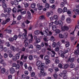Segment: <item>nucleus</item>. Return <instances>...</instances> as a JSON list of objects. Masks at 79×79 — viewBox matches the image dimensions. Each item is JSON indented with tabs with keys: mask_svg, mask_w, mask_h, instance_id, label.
I'll list each match as a JSON object with an SVG mask.
<instances>
[{
	"mask_svg": "<svg viewBox=\"0 0 79 79\" xmlns=\"http://www.w3.org/2000/svg\"><path fill=\"white\" fill-rule=\"evenodd\" d=\"M53 76L54 77V79H57L58 78V75L56 73H54L53 75Z\"/></svg>",
	"mask_w": 79,
	"mask_h": 79,
	"instance_id": "b1692460",
	"label": "nucleus"
},
{
	"mask_svg": "<svg viewBox=\"0 0 79 79\" xmlns=\"http://www.w3.org/2000/svg\"><path fill=\"white\" fill-rule=\"evenodd\" d=\"M75 66V65H74V64L72 63L70 64V67L71 68H74Z\"/></svg>",
	"mask_w": 79,
	"mask_h": 79,
	"instance_id": "bb28decb",
	"label": "nucleus"
},
{
	"mask_svg": "<svg viewBox=\"0 0 79 79\" xmlns=\"http://www.w3.org/2000/svg\"><path fill=\"white\" fill-rule=\"evenodd\" d=\"M66 73H67V71L66 70H64L63 71L62 73L60 74V76L62 77L63 76V79H67V75H66Z\"/></svg>",
	"mask_w": 79,
	"mask_h": 79,
	"instance_id": "f257e3e1",
	"label": "nucleus"
},
{
	"mask_svg": "<svg viewBox=\"0 0 79 79\" xmlns=\"http://www.w3.org/2000/svg\"><path fill=\"white\" fill-rule=\"evenodd\" d=\"M50 40L52 42H54L55 41V38L53 36H51L50 38Z\"/></svg>",
	"mask_w": 79,
	"mask_h": 79,
	"instance_id": "72a5a7b5",
	"label": "nucleus"
},
{
	"mask_svg": "<svg viewBox=\"0 0 79 79\" xmlns=\"http://www.w3.org/2000/svg\"><path fill=\"white\" fill-rule=\"evenodd\" d=\"M62 11L63 13H64V12H66V11H67V8H66V7H64L62 10Z\"/></svg>",
	"mask_w": 79,
	"mask_h": 79,
	"instance_id": "4c0bfd02",
	"label": "nucleus"
},
{
	"mask_svg": "<svg viewBox=\"0 0 79 79\" xmlns=\"http://www.w3.org/2000/svg\"><path fill=\"white\" fill-rule=\"evenodd\" d=\"M65 45V46L66 47H68L69 46V42H67Z\"/></svg>",
	"mask_w": 79,
	"mask_h": 79,
	"instance_id": "052dcab7",
	"label": "nucleus"
},
{
	"mask_svg": "<svg viewBox=\"0 0 79 79\" xmlns=\"http://www.w3.org/2000/svg\"><path fill=\"white\" fill-rule=\"evenodd\" d=\"M40 72L41 73H43L44 72V68H42L41 69H40Z\"/></svg>",
	"mask_w": 79,
	"mask_h": 79,
	"instance_id": "69168bd1",
	"label": "nucleus"
},
{
	"mask_svg": "<svg viewBox=\"0 0 79 79\" xmlns=\"http://www.w3.org/2000/svg\"><path fill=\"white\" fill-rule=\"evenodd\" d=\"M55 73H57L59 71V69L57 67H55L54 69Z\"/></svg>",
	"mask_w": 79,
	"mask_h": 79,
	"instance_id": "e433bc0d",
	"label": "nucleus"
},
{
	"mask_svg": "<svg viewBox=\"0 0 79 79\" xmlns=\"http://www.w3.org/2000/svg\"><path fill=\"white\" fill-rule=\"evenodd\" d=\"M11 8H7L6 9L7 13H11Z\"/></svg>",
	"mask_w": 79,
	"mask_h": 79,
	"instance_id": "dca6fc26",
	"label": "nucleus"
},
{
	"mask_svg": "<svg viewBox=\"0 0 79 79\" xmlns=\"http://www.w3.org/2000/svg\"><path fill=\"white\" fill-rule=\"evenodd\" d=\"M10 73H11V74H13L15 72V69L13 67H11L10 69Z\"/></svg>",
	"mask_w": 79,
	"mask_h": 79,
	"instance_id": "423d86ee",
	"label": "nucleus"
},
{
	"mask_svg": "<svg viewBox=\"0 0 79 79\" xmlns=\"http://www.w3.org/2000/svg\"><path fill=\"white\" fill-rule=\"evenodd\" d=\"M49 2L50 3H52V4H53L55 2V0H49Z\"/></svg>",
	"mask_w": 79,
	"mask_h": 79,
	"instance_id": "a19ab883",
	"label": "nucleus"
},
{
	"mask_svg": "<svg viewBox=\"0 0 79 79\" xmlns=\"http://www.w3.org/2000/svg\"><path fill=\"white\" fill-rule=\"evenodd\" d=\"M16 69H19V64H17L16 65V66H15Z\"/></svg>",
	"mask_w": 79,
	"mask_h": 79,
	"instance_id": "603ef678",
	"label": "nucleus"
},
{
	"mask_svg": "<svg viewBox=\"0 0 79 79\" xmlns=\"http://www.w3.org/2000/svg\"><path fill=\"white\" fill-rule=\"evenodd\" d=\"M6 71V70L5 69V68H3L1 69V73L4 74V73H5Z\"/></svg>",
	"mask_w": 79,
	"mask_h": 79,
	"instance_id": "9b49d317",
	"label": "nucleus"
},
{
	"mask_svg": "<svg viewBox=\"0 0 79 79\" xmlns=\"http://www.w3.org/2000/svg\"><path fill=\"white\" fill-rule=\"evenodd\" d=\"M49 56H46L44 57V59L45 60H49Z\"/></svg>",
	"mask_w": 79,
	"mask_h": 79,
	"instance_id": "393cba45",
	"label": "nucleus"
},
{
	"mask_svg": "<svg viewBox=\"0 0 79 79\" xmlns=\"http://www.w3.org/2000/svg\"><path fill=\"white\" fill-rule=\"evenodd\" d=\"M18 36L17 35H15L13 37L14 40H16V39H18Z\"/></svg>",
	"mask_w": 79,
	"mask_h": 79,
	"instance_id": "f3484780",
	"label": "nucleus"
},
{
	"mask_svg": "<svg viewBox=\"0 0 79 79\" xmlns=\"http://www.w3.org/2000/svg\"><path fill=\"white\" fill-rule=\"evenodd\" d=\"M22 18V16L21 15H19L17 17V20L19 21Z\"/></svg>",
	"mask_w": 79,
	"mask_h": 79,
	"instance_id": "c9c22d12",
	"label": "nucleus"
},
{
	"mask_svg": "<svg viewBox=\"0 0 79 79\" xmlns=\"http://www.w3.org/2000/svg\"><path fill=\"white\" fill-rule=\"evenodd\" d=\"M48 32V31H44L43 32L40 31V34H41L42 36L44 35V37H47V36L48 35V33H47Z\"/></svg>",
	"mask_w": 79,
	"mask_h": 79,
	"instance_id": "20e7f679",
	"label": "nucleus"
},
{
	"mask_svg": "<svg viewBox=\"0 0 79 79\" xmlns=\"http://www.w3.org/2000/svg\"><path fill=\"white\" fill-rule=\"evenodd\" d=\"M19 55L20 54L19 53H17L15 55L16 58H17V60H18L19 58Z\"/></svg>",
	"mask_w": 79,
	"mask_h": 79,
	"instance_id": "2eb2a0df",
	"label": "nucleus"
},
{
	"mask_svg": "<svg viewBox=\"0 0 79 79\" xmlns=\"http://www.w3.org/2000/svg\"><path fill=\"white\" fill-rule=\"evenodd\" d=\"M40 27H44V24L42 23H40L39 24Z\"/></svg>",
	"mask_w": 79,
	"mask_h": 79,
	"instance_id": "8fccbe9b",
	"label": "nucleus"
},
{
	"mask_svg": "<svg viewBox=\"0 0 79 79\" xmlns=\"http://www.w3.org/2000/svg\"><path fill=\"white\" fill-rule=\"evenodd\" d=\"M36 43H39L40 42V39L37 38L36 40Z\"/></svg>",
	"mask_w": 79,
	"mask_h": 79,
	"instance_id": "c03bdc74",
	"label": "nucleus"
},
{
	"mask_svg": "<svg viewBox=\"0 0 79 79\" xmlns=\"http://www.w3.org/2000/svg\"><path fill=\"white\" fill-rule=\"evenodd\" d=\"M66 22L68 23H71V19L69 18H67L66 19Z\"/></svg>",
	"mask_w": 79,
	"mask_h": 79,
	"instance_id": "4468645a",
	"label": "nucleus"
},
{
	"mask_svg": "<svg viewBox=\"0 0 79 79\" xmlns=\"http://www.w3.org/2000/svg\"><path fill=\"white\" fill-rule=\"evenodd\" d=\"M53 18L55 20H57L59 19V17L57 15H54L53 16Z\"/></svg>",
	"mask_w": 79,
	"mask_h": 79,
	"instance_id": "6e6552de",
	"label": "nucleus"
},
{
	"mask_svg": "<svg viewBox=\"0 0 79 79\" xmlns=\"http://www.w3.org/2000/svg\"><path fill=\"white\" fill-rule=\"evenodd\" d=\"M28 48H33V46L32 44H29L28 46Z\"/></svg>",
	"mask_w": 79,
	"mask_h": 79,
	"instance_id": "473e14b6",
	"label": "nucleus"
},
{
	"mask_svg": "<svg viewBox=\"0 0 79 79\" xmlns=\"http://www.w3.org/2000/svg\"><path fill=\"white\" fill-rule=\"evenodd\" d=\"M12 59L13 60V61H16V60H18V59H17V58L15 56H13L12 57Z\"/></svg>",
	"mask_w": 79,
	"mask_h": 79,
	"instance_id": "37998d69",
	"label": "nucleus"
},
{
	"mask_svg": "<svg viewBox=\"0 0 79 79\" xmlns=\"http://www.w3.org/2000/svg\"><path fill=\"white\" fill-rule=\"evenodd\" d=\"M21 15H25V14H26V11H24L22 12H21Z\"/></svg>",
	"mask_w": 79,
	"mask_h": 79,
	"instance_id": "c756f323",
	"label": "nucleus"
},
{
	"mask_svg": "<svg viewBox=\"0 0 79 79\" xmlns=\"http://www.w3.org/2000/svg\"><path fill=\"white\" fill-rule=\"evenodd\" d=\"M16 64L15 63H14L12 64V67H15L16 66Z\"/></svg>",
	"mask_w": 79,
	"mask_h": 79,
	"instance_id": "338daca9",
	"label": "nucleus"
},
{
	"mask_svg": "<svg viewBox=\"0 0 79 79\" xmlns=\"http://www.w3.org/2000/svg\"><path fill=\"white\" fill-rule=\"evenodd\" d=\"M74 58H72L70 59V57L67 60V62L68 63L70 61V63H72L74 62Z\"/></svg>",
	"mask_w": 79,
	"mask_h": 79,
	"instance_id": "39448f33",
	"label": "nucleus"
},
{
	"mask_svg": "<svg viewBox=\"0 0 79 79\" xmlns=\"http://www.w3.org/2000/svg\"><path fill=\"white\" fill-rule=\"evenodd\" d=\"M24 74L25 75H26L27 76L28 75V74H29V72H28V71L26 70L24 72Z\"/></svg>",
	"mask_w": 79,
	"mask_h": 79,
	"instance_id": "864d4df0",
	"label": "nucleus"
},
{
	"mask_svg": "<svg viewBox=\"0 0 79 79\" xmlns=\"http://www.w3.org/2000/svg\"><path fill=\"white\" fill-rule=\"evenodd\" d=\"M59 37L60 39H63V38L64 37L62 34H60L59 35Z\"/></svg>",
	"mask_w": 79,
	"mask_h": 79,
	"instance_id": "bf43d9fd",
	"label": "nucleus"
},
{
	"mask_svg": "<svg viewBox=\"0 0 79 79\" xmlns=\"http://www.w3.org/2000/svg\"><path fill=\"white\" fill-rule=\"evenodd\" d=\"M8 54H6V53H5L4 54V57L5 58H6L7 57H8Z\"/></svg>",
	"mask_w": 79,
	"mask_h": 79,
	"instance_id": "13d9d810",
	"label": "nucleus"
},
{
	"mask_svg": "<svg viewBox=\"0 0 79 79\" xmlns=\"http://www.w3.org/2000/svg\"><path fill=\"white\" fill-rule=\"evenodd\" d=\"M4 50L5 52H6L7 53L8 50V49L6 48H4Z\"/></svg>",
	"mask_w": 79,
	"mask_h": 79,
	"instance_id": "e2e57ef3",
	"label": "nucleus"
},
{
	"mask_svg": "<svg viewBox=\"0 0 79 79\" xmlns=\"http://www.w3.org/2000/svg\"><path fill=\"white\" fill-rule=\"evenodd\" d=\"M23 30L25 33H24L23 34L22 37L23 39H26V40H28V39L26 38V37H27V30L25 29H24Z\"/></svg>",
	"mask_w": 79,
	"mask_h": 79,
	"instance_id": "f03ea898",
	"label": "nucleus"
},
{
	"mask_svg": "<svg viewBox=\"0 0 79 79\" xmlns=\"http://www.w3.org/2000/svg\"><path fill=\"white\" fill-rule=\"evenodd\" d=\"M26 40H24V43H25L24 46L25 47H27V45H28V42H26Z\"/></svg>",
	"mask_w": 79,
	"mask_h": 79,
	"instance_id": "f704fd0d",
	"label": "nucleus"
},
{
	"mask_svg": "<svg viewBox=\"0 0 79 79\" xmlns=\"http://www.w3.org/2000/svg\"><path fill=\"white\" fill-rule=\"evenodd\" d=\"M13 13H16V9L14 8L13 9Z\"/></svg>",
	"mask_w": 79,
	"mask_h": 79,
	"instance_id": "774afa93",
	"label": "nucleus"
},
{
	"mask_svg": "<svg viewBox=\"0 0 79 79\" xmlns=\"http://www.w3.org/2000/svg\"><path fill=\"white\" fill-rule=\"evenodd\" d=\"M40 34V31L39 30H37L35 31L34 32V34L35 35H39Z\"/></svg>",
	"mask_w": 79,
	"mask_h": 79,
	"instance_id": "1a4fd4ad",
	"label": "nucleus"
},
{
	"mask_svg": "<svg viewBox=\"0 0 79 79\" xmlns=\"http://www.w3.org/2000/svg\"><path fill=\"white\" fill-rule=\"evenodd\" d=\"M50 15H51V13L49 12H48L46 14V16L48 18V17H49Z\"/></svg>",
	"mask_w": 79,
	"mask_h": 79,
	"instance_id": "a18cd8bd",
	"label": "nucleus"
},
{
	"mask_svg": "<svg viewBox=\"0 0 79 79\" xmlns=\"http://www.w3.org/2000/svg\"><path fill=\"white\" fill-rule=\"evenodd\" d=\"M55 32L56 33V34H60V30L59 29H57L55 30Z\"/></svg>",
	"mask_w": 79,
	"mask_h": 79,
	"instance_id": "c85d7f7f",
	"label": "nucleus"
},
{
	"mask_svg": "<svg viewBox=\"0 0 79 79\" xmlns=\"http://www.w3.org/2000/svg\"><path fill=\"white\" fill-rule=\"evenodd\" d=\"M49 6H50V5L48 3H47L45 4V7L46 8H49Z\"/></svg>",
	"mask_w": 79,
	"mask_h": 79,
	"instance_id": "de8ad7c7",
	"label": "nucleus"
},
{
	"mask_svg": "<svg viewBox=\"0 0 79 79\" xmlns=\"http://www.w3.org/2000/svg\"><path fill=\"white\" fill-rule=\"evenodd\" d=\"M68 33H65L64 34V36L65 39L67 37H68Z\"/></svg>",
	"mask_w": 79,
	"mask_h": 79,
	"instance_id": "cd10ccee",
	"label": "nucleus"
},
{
	"mask_svg": "<svg viewBox=\"0 0 79 79\" xmlns=\"http://www.w3.org/2000/svg\"><path fill=\"white\" fill-rule=\"evenodd\" d=\"M21 26V27H23V28H24V27H26V26H25V24H24V23H22Z\"/></svg>",
	"mask_w": 79,
	"mask_h": 79,
	"instance_id": "6e6d98bb",
	"label": "nucleus"
},
{
	"mask_svg": "<svg viewBox=\"0 0 79 79\" xmlns=\"http://www.w3.org/2000/svg\"><path fill=\"white\" fill-rule=\"evenodd\" d=\"M53 23H54L56 24V25H58V21H57V20H56L55 22H52V23H50V24H52V25H53Z\"/></svg>",
	"mask_w": 79,
	"mask_h": 79,
	"instance_id": "4be33fe9",
	"label": "nucleus"
},
{
	"mask_svg": "<svg viewBox=\"0 0 79 79\" xmlns=\"http://www.w3.org/2000/svg\"><path fill=\"white\" fill-rule=\"evenodd\" d=\"M60 48H59V47H56L55 49V52H58Z\"/></svg>",
	"mask_w": 79,
	"mask_h": 79,
	"instance_id": "ea45409f",
	"label": "nucleus"
},
{
	"mask_svg": "<svg viewBox=\"0 0 79 79\" xmlns=\"http://www.w3.org/2000/svg\"><path fill=\"white\" fill-rule=\"evenodd\" d=\"M42 8H43L42 6H40L38 7V9L39 10H42Z\"/></svg>",
	"mask_w": 79,
	"mask_h": 79,
	"instance_id": "680f3d73",
	"label": "nucleus"
},
{
	"mask_svg": "<svg viewBox=\"0 0 79 79\" xmlns=\"http://www.w3.org/2000/svg\"><path fill=\"white\" fill-rule=\"evenodd\" d=\"M31 7L32 8H34L35 7V4L34 3H33L31 4Z\"/></svg>",
	"mask_w": 79,
	"mask_h": 79,
	"instance_id": "5701e85b",
	"label": "nucleus"
},
{
	"mask_svg": "<svg viewBox=\"0 0 79 79\" xmlns=\"http://www.w3.org/2000/svg\"><path fill=\"white\" fill-rule=\"evenodd\" d=\"M75 55H79V50H76L75 52Z\"/></svg>",
	"mask_w": 79,
	"mask_h": 79,
	"instance_id": "09e8293b",
	"label": "nucleus"
},
{
	"mask_svg": "<svg viewBox=\"0 0 79 79\" xmlns=\"http://www.w3.org/2000/svg\"><path fill=\"white\" fill-rule=\"evenodd\" d=\"M1 64H2L3 65H6V63L5 62L4 60H2L0 61Z\"/></svg>",
	"mask_w": 79,
	"mask_h": 79,
	"instance_id": "f8f14e48",
	"label": "nucleus"
},
{
	"mask_svg": "<svg viewBox=\"0 0 79 79\" xmlns=\"http://www.w3.org/2000/svg\"><path fill=\"white\" fill-rule=\"evenodd\" d=\"M10 49L13 51V52H15V51H16V48L13 46H10Z\"/></svg>",
	"mask_w": 79,
	"mask_h": 79,
	"instance_id": "0eeeda50",
	"label": "nucleus"
},
{
	"mask_svg": "<svg viewBox=\"0 0 79 79\" xmlns=\"http://www.w3.org/2000/svg\"><path fill=\"white\" fill-rule=\"evenodd\" d=\"M51 52L52 53L51 54V57H55V54H56V53L55 52V51H52Z\"/></svg>",
	"mask_w": 79,
	"mask_h": 79,
	"instance_id": "9d476101",
	"label": "nucleus"
},
{
	"mask_svg": "<svg viewBox=\"0 0 79 79\" xmlns=\"http://www.w3.org/2000/svg\"><path fill=\"white\" fill-rule=\"evenodd\" d=\"M69 29V27L68 26L64 25L63 27H61V30L63 31H68Z\"/></svg>",
	"mask_w": 79,
	"mask_h": 79,
	"instance_id": "7ed1b4c3",
	"label": "nucleus"
},
{
	"mask_svg": "<svg viewBox=\"0 0 79 79\" xmlns=\"http://www.w3.org/2000/svg\"><path fill=\"white\" fill-rule=\"evenodd\" d=\"M41 63H42V62H41V61H38L36 62V65L37 66H39L40 65Z\"/></svg>",
	"mask_w": 79,
	"mask_h": 79,
	"instance_id": "a211bd4d",
	"label": "nucleus"
},
{
	"mask_svg": "<svg viewBox=\"0 0 79 79\" xmlns=\"http://www.w3.org/2000/svg\"><path fill=\"white\" fill-rule=\"evenodd\" d=\"M51 7L52 10H55V5H53Z\"/></svg>",
	"mask_w": 79,
	"mask_h": 79,
	"instance_id": "49530a36",
	"label": "nucleus"
},
{
	"mask_svg": "<svg viewBox=\"0 0 79 79\" xmlns=\"http://www.w3.org/2000/svg\"><path fill=\"white\" fill-rule=\"evenodd\" d=\"M56 43L55 42H54L53 44H52V47H53V48H55V47H56Z\"/></svg>",
	"mask_w": 79,
	"mask_h": 79,
	"instance_id": "4d7b16f0",
	"label": "nucleus"
},
{
	"mask_svg": "<svg viewBox=\"0 0 79 79\" xmlns=\"http://www.w3.org/2000/svg\"><path fill=\"white\" fill-rule=\"evenodd\" d=\"M18 2L16 0H15L14 1V4L15 5H18Z\"/></svg>",
	"mask_w": 79,
	"mask_h": 79,
	"instance_id": "5fc2aeb1",
	"label": "nucleus"
},
{
	"mask_svg": "<svg viewBox=\"0 0 79 79\" xmlns=\"http://www.w3.org/2000/svg\"><path fill=\"white\" fill-rule=\"evenodd\" d=\"M29 58L30 60H32V59H33V56L32 55H31L29 56Z\"/></svg>",
	"mask_w": 79,
	"mask_h": 79,
	"instance_id": "79ce46f5",
	"label": "nucleus"
},
{
	"mask_svg": "<svg viewBox=\"0 0 79 79\" xmlns=\"http://www.w3.org/2000/svg\"><path fill=\"white\" fill-rule=\"evenodd\" d=\"M4 31H6L7 33H9V34H10L11 32V30H8L7 29H6Z\"/></svg>",
	"mask_w": 79,
	"mask_h": 79,
	"instance_id": "412c9836",
	"label": "nucleus"
},
{
	"mask_svg": "<svg viewBox=\"0 0 79 79\" xmlns=\"http://www.w3.org/2000/svg\"><path fill=\"white\" fill-rule=\"evenodd\" d=\"M68 67H69V64H66L64 65V68L65 69L67 68H68Z\"/></svg>",
	"mask_w": 79,
	"mask_h": 79,
	"instance_id": "58836bf2",
	"label": "nucleus"
},
{
	"mask_svg": "<svg viewBox=\"0 0 79 79\" xmlns=\"http://www.w3.org/2000/svg\"><path fill=\"white\" fill-rule=\"evenodd\" d=\"M2 6L3 7V8H4V9H6V8H7V7L6 6V4H5V3L2 4Z\"/></svg>",
	"mask_w": 79,
	"mask_h": 79,
	"instance_id": "a878e982",
	"label": "nucleus"
},
{
	"mask_svg": "<svg viewBox=\"0 0 79 79\" xmlns=\"http://www.w3.org/2000/svg\"><path fill=\"white\" fill-rule=\"evenodd\" d=\"M36 48L37 50H40L41 49V46L40 45H36Z\"/></svg>",
	"mask_w": 79,
	"mask_h": 79,
	"instance_id": "6ab92c4d",
	"label": "nucleus"
},
{
	"mask_svg": "<svg viewBox=\"0 0 79 79\" xmlns=\"http://www.w3.org/2000/svg\"><path fill=\"white\" fill-rule=\"evenodd\" d=\"M57 11L59 13H61L62 12V9L60 8H59L57 9Z\"/></svg>",
	"mask_w": 79,
	"mask_h": 79,
	"instance_id": "aec40b11",
	"label": "nucleus"
},
{
	"mask_svg": "<svg viewBox=\"0 0 79 79\" xmlns=\"http://www.w3.org/2000/svg\"><path fill=\"white\" fill-rule=\"evenodd\" d=\"M62 24H63L62 21L60 20H59L58 21V25H59V26H62Z\"/></svg>",
	"mask_w": 79,
	"mask_h": 79,
	"instance_id": "ddd939ff",
	"label": "nucleus"
},
{
	"mask_svg": "<svg viewBox=\"0 0 79 79\" xmlns=\"http://www.w3.org/2000/svg\"><path fill=\"white\" fill-rule=\"evenodd\" d=\"M8 40L10 41V42H12L14 41L13 38H9Z\"/></svg>",
	"mask_w": 79,
	"mask_h": 79,
	"instance_id": "2f4dec72",
	"label": "nucleus"
},
{
	"mask_svg": "<svg viewBox=\"0 0 79 79\" xmlns=\"http://www.w3.org/2000/svg\"><path fill=\"white\" fill-rule=\"evenodd\" d=\"M60 63V60L58 59H56V61L55 62V63L56 64H59V63Z\"/></svg>",
	"mask_w": 79,
	"mask_h": 79,
	"instance_id": "3c124183",
	"label": "nucleus"
},
{
	"mask_svg": "<svg viewBox=\"0 0 79 79\" xmlns=\"http://www.w3.org/2000/svg\"><path fill=\"white\" fill-rule=\"evenodd\" d=\"M53 31H55L56 29V25H54L52 27Z\"/></svg>",
	"mask_w": 79,
	"mask_h": 79,
	"instance_id": "7c9ffc66",
	"label": "nucleus"
},
{
	"mask_svg": "<svg viewBox=\"0 0 79 79\" xmlns=\"http://www.w3.org/2000/svg\"><path fill=\"white\" fill-rule=\"evenodd\" d=\"M41 66L43 68L44 67H45V64L44 63H41Z\"/></svg>",
	"mask_w": 79,
	"mask_h": 79,
	"instance_id": "0e129e2a",
	"label": "nucleus"
}]
</instances>
